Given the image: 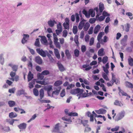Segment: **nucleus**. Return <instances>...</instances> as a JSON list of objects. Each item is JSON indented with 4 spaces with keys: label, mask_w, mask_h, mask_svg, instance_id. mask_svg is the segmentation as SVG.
<instances>
[{
    "label": "nucleus",
    "mask_w": 133,
    "mask_h": 133,
    "mask_svg": "<svg viewBox=\"0 0 133 133\" xmlns=\"http://www.w3.org/2000/svg\"><path fill=\"white\" fill-rule=\"evenodd\" d=\"M78 114L76 112H71L69 114V117H68L67 116H66L62 118V119L65 122L64 123L67 124H69L71 123L72 121L71 118L73 116H77Z\"/></svg>",
    "instance_id": "nucleus-1"
},
{
    "label": "nucleus",
    "mask_w": 133,
    "mask_h": 133,
    "mask_svg": "<svg viewBox=\"0 0 133 133\" xmlns=\"http://www.w3.org/2000/svg\"><path fill=\"white\" fill-rule=\"evenodd\" d=\"M95 11H96L94 10V8L93 9H90L88 12L85 10H84L82 11V13L84 14L85 17L87 18H89L90 17V15L92 17H94L95 15Z\"/></svg>",
    "instance_id": "nucleus-2"
},
{
    "label": "nucleus",
    "mask_w": 133,
    "mask_h": 133,
    "mask_svg": "<svg viewBox=\"0 0 133 133\" xmlns=\"http://www.w3.org/2000/svg\"><path fill=\"white\" fill-rule=\"evenodd\" d=\"M62 126L61 124L58 123L56 124L54 127L52 132L57 133H64V132L61 130Z\"/></svg>",
    "instance_id": "nucleus-3"
},
{
    "label": "nucleus",
    "mask_w": 133,
    "mask_h": 133,
    "mask_svg": "<svg viewBox=\"0 0 133 133\" xmlns=\"http://www.w3.org/2000/svg\"><path fill=\"white\" fill-rule=\"evenodd\" d=\"M94 10H96L97 15L96 16V19L97 21H103L105 18V17L103 16H99L101 15L102 13L99 12L98 11V7H96L94 8Z\"/></svg>",
    "instance_id": "nucleus-4"
},
{
    "label": "nucleus",
    "mask_w": 133,
    "mask_h": 133,
    "mask_svg": "<svg viewBox=\"0 0 133 133\" xmlns=\"http://www.w3.org/2000/svg\"><path fill=\"white\" fill-rule=\"evenodd\" d=\"M125 115V111H122L119 112L117 114L115 119L116 121H118L122 118Z\"/></svg>",
    "instance_id": "nucleus-5"
},
{
    "label": "nucleus",
    "mask_w": 133,
    "mask_h": 133,
    "mask_svg": "<svg viewBox=\"0 0 133 133\" xmlns=\"http://www.w3.org/2000/svg\"><path fill=\"white\" fill-rule=\"evenodd\" d=\"M36 50L38 54L43 57H45L48 53L47 51H44L40 48L37 49Z\"/></svg>",
    "instance_id": "nucleus-6"
},
{
    "label": "nucleus",
    "mask_w": 133,
    "mask_h": 133,
    "mask_svg": "<svg viewBox=\"0 0 133 133\" xmlns=\"http://www.w3.org/2000/svg\"><path fill=\"white\" fill-rule=\"evenodd\" d=\"M61 87H59L57 88H55L54 89V91L52 92V96L54 97L55 95H58L59 92L60 90L61 89Z\"/></svg>",
    "instance_id": "nucleus-7"
},
{
    "label": "nucleus",
    "mask_w": 133,
    "mask_h": 133,
    "mask_svg": "<svg viewBox=\"0 0 133 133\" xmlns=\"http://www.w3.org/2000/svg\"><path fill=\"white\" fill-rule=\"evenodd\" d=\"M83 90L82 89L79 88H77L76 89L72 90L70 91V93L72 94H78L79 95V94L82 93Z\"/></svg>",
    "instance_id": "nucleus-8"
},
{
    "label": "nucleus",
    "mask_w": 133,
    "mask_h": 133,
    "mask_svg": "<svg viewBox=\"0 0 133 133\" xmlns=\"http://www.w3.org/2000/svg\"><path fill=\"white\" fill-rule=\"evenodd\" d=\"M65 20V21L63 24V26L65 29H68L69 28V20L68 18H66Z\"/></svg>",
    "instance_id": "nucleus-9"
},
{
    "label": "nucleus",
    "mask_w": 133,
    "mask_h": 133,
    "mask_svg": "<svg viewBox=\"0 0 133 133\" xmlns=\"http://www.w3.org/2000/svg\"><path fill=\"white\" fill-rule=\"evenodd\" d=\"M52 86L51 85H49L47 86H45L44 89L47 91L48 94V96H51V95L50 94V91H52Z\"/></svg>",
    "instance_id": "nucleus-10"
},
{
    "label": "nucleus",
    "mask_w": 133,
    "mask_h": 133,
    "mask_svg": "<svg viewBox=\"0 0 133 133\" xmlns=\"http://www.w3.org/2000/svg\"><path fill=\"white\" fill-rule=\"evenodd\" d=\"M23 38L22 40V43L23 44L25 43L28 40L29 36L28 34H24L23 35Z\"/></svg>",
    "instance_id": "nucleus-11"
},
{
    "label": "nucleus",
    "mask_w": 133,
    "mask_h": 133,
    "mask_svg": "<svg viewBox=\"0 0 133 133\" xmlns=\"http://www.w3.org/2000/svg\"><path fill=\"white\" fill-rule=\"evenodd\" d=\"M86 21L83 19H81V21L79 23L78 26V28L79 29L81 30L82 29L83 27H84L85 22Z\"/></svg>",
    "instance_id": "nucleus-12"
},
{
    "label": "nucleus",
    "mask_w": 133,
    "mask_h": 133,
    "mask_svg": "<svg viewBox=\"0 0 133 133\" xmlns=\"http://www.w3.org/2000/svg\"><path fill=\"white\" fill-rule=\"evenodd\" d=\"M18 127L21 130H24L26 127V124L25 123H23L20 124L18 126ZM21 131V130H20V131Z\"/></svg>",
    "instance_id": "nucleus-13"
},
{
    "label": "nucleus",
    "mask_w": 133,
    "mask_h": 133,
    "mask_svg": "<svg viewBox=\"0 0 133 133\" xmlns=\"http://www.w3.org/2000/svg\"><path fill=\"white\" fill-rule=\"evenodd\" d=\"M39 37L41 38V43L45 45H47V41L46 37L44 36H40Z\"/></svg>",
    "instance_id": "nucleus-14"
},
{
    "label": "nucleus",
    "mask_w": 133,
    "mask_h": 133,
    "mask_svg": "<svg viewBox=\"0 0 133 133\" xmlns=\"http://www.w3.org/2000/svg\"><path fill=\"white\" fill-rule=\"evenodd\" d=\"M128 38V36L127 35H125L124 38L121 40V43L123 45H125L126 44Z\"/></svg>",
    "instance_id": "nucleus-15"
},
{
    "label": "nucleus",
    "mask_w": 133,
    "mask_h": 133,
    "mask_svg": "<svg viewBox=\"0 0 133 133\" xmlns=\"http://www.w3.org/2000/svg\"><path fill=\"white\" fill-rule=\"evenodd\" d=\"M111 74L112 75L111 81L115 82V83L117 85L119 84V81L117 78H116L115 75L112 73Z\"/></svg>",
    "instance_id": "nucleus-16"
},
{
    "label": "nucleus",
    "mask_w": 133,
    "mask_h": 133,
    "mask_svg": "<svg viewBox=\"0 0 133 133\" xmlns=\"http://www.w3.org/2000/svg\"><path fill=\"white\" fill-rule=\"evenodd\" d=\"M91 68V67L88 64L84 65L82 67V69L84 71H88L90 70Z\"/></svg>",
    "instance_id": "nucleus-17"
},
{
    "label": "nucleus",
    "mask_w": 133,
    "mask_h": 133,
    "mask_svg": "<svg viewBox=\"0 0 133 133\" xmlns=\"http://www.w3.org/2000/svg\"><path fill=\"white\" fill-rule=\"evenodd\" d=\"M95 111L98 114H103L106 112V110L103 109H100Z\"/></svg>",
    "instance_id": "nucleus-18"
},
{
    "label": "nucleus",
    "mask_w": 133,
    "mask_h": 133,
    "mask_svg": "<svg viewBox=\"0 0 133 133\" xmlns=\"http://www.w3.org/2000/svg\"><path fill=\"white\" fill-rule=\"evenodd\" d=\"M103 32H100L97 36V40L99 42L102 43V40L101 39L103 35H104Z\"/></svg>",
    "instance_id": "nucleus-19"
},
{
    "label": "nucleus",
    "mask_w": 133,
    "mask_h": 133,
    "mask_svg": "<svg viewBox=\"0 0 133 133\" xmlns=\"http://www.w3.org/2000/svg\"><path fill=\"white\" fill-rule=\"evenodd\" d=\"M98 54L99 56H102L105 55L104 49L103 48L100 49L98 51Z\"/></svg>",
    "instance_id": "nucleus-20"
},
{
    "label": "nucleus",
    "mask_w": 133,
    "mask_h": 133,
    "mask_svg": "<svg viewBox=\"0 0 133 133\" xmlns=\"http://www.w3.org/2000/svg\"><path fill=\"white\" fill-rule=\"evenodd\" d=\"M36 62L39 64H41L42 63V61L41 57L39 56H37L35 58Z\"/></svg>",
    "instance_id": "nucleus-21"
},
{
    "label": "nucleus",
    "mask_w": 133,
    "mask_h": 133,
    "mask_svg": "<svg viewBox=\"0 0 133 133\" xmlns=\"http://www.w3.org/2000/svg\"><path fill=\"white\" fill-rule=\"evenodd\" d=\"M90 24L88 22H85L84 25L83 27V29L85 31H87L90 27Z\"/></svg>",
    "instance_id": "nucleus-22"
},
{
    "label": "nucleus",
    "mask_w": 133,
    "mask_h": 133,
    "mask_svg": "<svg viewBox=\"0 0 133 133\" xmlns=\"http://www.w3.org/2000/svg\"><path fill=\"white\" fill-rule=\"evenodd\" d=\"M99 10L98 9L99 12L102 13L104 9V6L103 4L101 3H99Z\"/></svg>",
    "instance_id": "nucleus-23"
},
{
    "label": "nucleus",
    "mask_w": 133,
    "mask_h": 133,
    "mask_svg": "<svg viewBox=\"0 0 133 133\" xmlns=\"http://www.w3.org/2000/svg\"><path fill=\"white\" fill-rule=\"evenodd\" d=\"M9 65L12 67L13 71H16L17 70L18 68V66L17 65H13L11 63L9 64Z\"/></svg>",
    "instance_id": "nucleus-24"
},
{
    "label": "nucleus",
    "mask_w": 133,
    "mask_h": 133,
    "mask_svg": "<svg viewBox=\"0 0 133 133\" xmlns=\"http://www.w3.org/2000/svg\"><path fill=\"white\" fill-rule=\"evenodd\" d=\"M33 78V75L32 74L30 71L28 73V81H30Z\"/></svg>",
    "instance_id": "nucleus-25"
},
{
    "label": "nucleus",
    "mask_w": 133,
    "mask_h": 133,
    "mask_svg": "<svg viewBox=\"0 0 133 133\" xmlns=\"http://www.w3.org/2000/svg\"><path fill=\"white\" fill-rule=\"evenodd\" d=\"M54 50V52L56 57L57 58L59 59L60 58V55L58 50L57 49H55Z\"/></svg>",
    "instance_id": "nucleus-26"
},
{
    "label": "nucleus",
    "mask_w": 133,
    "mask_h": 133,
    "mask_svg": "<svg viewBox=\"0 0 133 133\" xmlns=\"http://www.w3.org/2000/svg\"><path fill=\"white\" fill-rule=\"evenodd\" d=\"M100 26L99 25H97L95 28L94 32V34H96L98 32L100 29Z\"/></svg>",
    "instance_id": "nucleus-27"
},
{
    "label": "nucleus",
    "mask_w": 133,
    "mask_h": 133,
    "mask_svg": "<svg viewBox=\"0 0 133 133\" xmlns=\"http://www.w3.org/2000/svg\"><path fill=\"white\" fill-rule=\"evenodd\" d=\"M118 89L119 91V94L120 96L122 95L127 96H128L127 94L126 93L124 92L123 90H121L119 87H118Z\"/></svg>",
    "instance_id": "nucleus-28"
},
{
    "label": "nucleus",
    "mask_w": 133,
    "mask_h": 133,
    "mask_svg": "<svg viewBox=\"0 0 133 133\" xmlns=\"http://www.w3.org/2000/svg\"><path fill=\"white\" fill-rule=\"evenodd\" d=\"M56 23V22L54 20H50L48 21V25L50 27H53L54 26L55 24Z\"/></svg>",
    "instance_id": "nucleus-29"
},
{
    "label": "nucleus",
    "mask_w": 133,
    "mask_h": 133,
    "mask_svg": "<svg viewBox=\"0 0 133 133\" xmlns=\"http://www.w3.org/2000/svg\"><path fill=\"white\" fill-rule=\"evenodd\" d=\"M82 94H79V95H77V96H79L78 99H79L81 97H85L88 96V94H87V93H85Z\"/></svg>",
    "instance_id": "nucleus-30"
},
{
    "label": "nucleus",
    "mask_w": 133,
    "mask_h": 133,
    "mask_svg": "<svg viewBox=\"0 0 133 133\" xmlns=\"http://www.w3.org/2000/svg\"><path fill=\"white\" fill-rule=\"evenodd\" d=\"M108 74H105V72H103L102 74L103 77L106 81H109V79L108 76Z\"/></svg>",
    "instance_id": "nucleus-31"
},
{
    "label": "nucleus",
    "mask_w": 133,
    "mask_h": 133,
    "mask_svg": "<svg viewBox=\"0 0 133 133\" xmlns=\"http://www.w3.org/2000/svg\"><path fill=\"white\" fill-rule=\"evenodd\" d=\"M128 61L129 65L131 66H132L133 65V59L130 56L129 57Z\"/></svg>",
    "instance_id": "nucleus-32"
},
{
    "label": "nucleus",
    "mask_w": 133,
    "mask_h": 133,
    "mask_svg": "<svg viewBox=\"0 0 133 133\" xmlns=\"http://www.w3.org/2000/svg\"><path fill=\"white\" fill-rule=\"evenodd\" d=\"M44 91L42 89H41L39 91V96L40 99H42L44 96Z\"/></svg>",
    "instance_id": "nucleus-33"
},
{
    "label": "nucleus",
    "mask_w": 133,
    "mask_h": 133,
    "mask_svg": "<svg viewBox=\"0 0 133 133\" xmlns=\"http://www.w3.org/2000/svg\"><path fill=\"white\" fill-rule=\"evenodd\" d=\"M126 15L129 17L130 19L131 20L133 19V14L131 12H128L125 13Z\"/></svg>",
    "instance_id": "nucleus-34"
},
{
    "label": "nucleus",
    "mask_w": 133,
    "mask_h": 133,
    "mask_svg": "<svg viewBox=\"0 0 133 133\" xmlns=\"http://www.w3.org/2000/svg\"><path fill=\"white\" fill-rule=\"evenodd\" d=\"M17 115L15 113L11 112L9 114V117L11 118H13L16 117L17 116Z\"/></svg>",
    "instance_id": "nucleus-35"
},
{
    "label": "nucleus",
    "mask_w": 133,
    "mask_h": 133,
    "mask_svg": "<svg viewBox=\"0 0 133 133\" xmlns=\"http://www.w3.org/2000/svg\"><path fill=\"white\" fill-rule=\"evenodd\" d=\"M78 120L80 121V123L83 124L84 126H87V124L88 123V121L87 120H82L80 119H79Z\"/></svg>",
    "instance_id": "nucleus-36"
},
{
    "label": "nucleus",
    "mask_w": 133,
    "mask_h": 133,
    "mask_svg": "<svg viewBox=\"0 0 133 133\" xmlns=\"http://www.w3.org/2000/svg\"><path fill=\"white\" fill-rule=\"evenodd\" d=\"M114 104L116 105H118L119 106H122L123 105L122 103L120 102L118 100H116L114 102Z\"/></svg>",
    "instance_id": "nucleus-37"
},
{
    "label": "nucleus",
    "mask_w": 133,
    "mask_h": 133,
    "mask_svg": "<svg viewBox=\"0 0 133 133\" xmlns=\"http://www.w3.org/2000/svg\"><path fill=\"white\" fill-rule=\"evenodd\" d=\"M58 66L59 69L61 71H63L65 70V68L62 64H58Z\"/></svg>",
    "instance_id": "nucleus-38"
},
{
    "label": "nucleus",
    "mask_w": 133,
    "mask_h": 133,
    "mask_svg": "<svg viewBox=\"0 0 133 133\" xmlns=\"http://www.w3.org/2000/svg\"><path fill=\"white\" fill-rule=\"evenodd\" d=\"M62 81L59 80L56 81L54 83V85L55 86H58L62 84Z\"/></svg>",
    "instance_id": "nucleus-39"
},
{
    "label": "nucleus",
    "mask_w": 133,
    "mask_h": 133,
    "mask_svg": "<svg viewBox=\"0 0 133 133\" xmlns=\"http://www.w3.org/2000/svg\"><path fill=\"white\" fill-rule=\"evenodd\" d=\"M3 55L2 54L0 55V62L2 65L3 64L4 62V59L3 58Z\"/></svg>",
    "instance_id": "nucleus-40"
},
{
    "label": "nucleus",
    "mask_w": 133,
    "mask_h": 133,
    "mask_svg": "<svg viewBox=\"0 0 133 133\" xmlns=\"http://www.w3.org/2000/svg\"><path fill=\"white\" fill-rule=\"evenodd\" d=\"M125 85L129 88H132L133 87L132 84L131 83L128 82H125Z\"/></svg>",
    "instance_id": "nucleus-41"
},
{
    "label": "nucleus",
    "mask_w": 133,
    "mask_h": 133,
    "mask_svg": "<svg viewBox=\"0 0 133 133\" xmlns=\"http://www.w3.org/2000/svg\"><path fill=\"white\" fill-rule=\"evenodd\" d=\"M17 94L18 95L25 94V90L23 89H22L18 91L17 92Z\"/></svg>",
    "instance_id": "nucleus-42"
},
{
    "label": "nucleus",
    "mask_w": 133,
    "mask_h": 133,
    "mask_svg": "<svg viewBox=\"0 0 133 133\" xmlns=\"http://www.w3.org/2000/svg\"><path fill=\"white\" fill-rule=\"evenodd\" d=\"M35 80H33L31 82H30L29 83V87L30 88H31L33 87V85L35 83Z\"/></svg>",
    "instance_id": "nucleus-43"
},
{
    "label": "nucleus",
    "mask_w": 133,
    "mask_h": 133,
    "mask_svg": "<svg viewBox=\"0 0 133 133\" xmlns=\"http://www.w3.org/2000/svg\"><path fill=\"white\" fill-rule=\"evenodd\" d=\"M108 61V57L107 56L104 57L102 59V62L104 64H105Z\"/></svg>",
    "instance_id": "nucleus-44"
},
{
    "label": "nucleus",
    "mask_w": 133,
    "mask_h": 133,
    "mask_svg": "<svg viewBox=\"0 0 133 133\" xmlns=\"http://www.w3.org/2000/svg\"><path fill=\"white\" fill-rule=\"evenodd\" d=\"M36 82L38 84H40L42 85H45L47 84L46 82H45L44 81H36Z\"/></svg>",
    "instance_id": "nucleus-45"
},
{
    "label": "nucleus",
    "mask_w": 133,
    "mask_h": 133,
    "mask_svg": "<svg viewBox=\"0 0 133 133\" xmlns=\"http://www.w3.org/2000/svg\"><path fill=\"white\" fill-rule=\"evenodd\" d=\"M72 30L73 33L75 34H76L78 31V28L77 26H74Z\"/></svg>",
    "instance_id": "nucleus-46"
},
{
    "label": "nucleus",
    "mask_w": 133,
    "mask_h": 133,
    "mask_svg": "<svg viewBox=\"0 0 133 133\" xmlns=\"http://www.w3.org/2000/svg\"><path fill=\"white\" fill-rule=\"evenodd\" d=\"M53 36L54 43L58 42V39L57 38V35L55 34H53Z\"/></svg>",
    "instance_id": "nucleus-47"
},
{
    "label": "nucleus",
    "mask_w": 133,
    "mask_h": 133,
    "mask_svg": "<svg viewBox=\"0 0 133 133\" xmlns=\"http://www.w3.org/2000/svg\"><path fill=\"white\" fill-rule=\"evenodd\" d=\"M65 54L67 57L69 58H70L71 55L68 50H66L65 51Z\"/></svg>",
    "instance_id": "nucleus-48"
},
{
    "label": "nucleus",
    "mask_w": 133,
    "mask_h": 133,
    "mask_svg": "<svg viewBox=\"0 0 133 133\" xmlns=\"http://www.w3.org/2000/svg\"><path fill=\"white\" fill-rule=\"evenodd\" d=\"M8 104L10 107H12L15 105V102L13 101H9L8 102Z\"/></svg>",
    "instance_id": "nucleus-49"
},
{
    "label": "nucleus",
    "mask_w": 133,
    "mask_h": 133,
    "mask_svg": "<svg viewBox=\"0 0 133 133\" xmlns=\"http://www.w3.org/2000/svg\"><path fill=\"white\" fill-rule=\"evenodd\" d=\"M76 17V23H78L79 21V14L77 13H76L75 14Z\"/></svg>",
    "instance_id": "nucleus-50"
},
{
    "label": "nucleus",
    "mask_w": 133,
    "mask_h": 133,
    "mask_svg": "<svg viewBox=\"0 0 133 133\" xmlns=\"http://www.w3.org/2000/svg\"><path fill=\"white\" fill-rule=\"evenodd\" d=\"M119 126H116L115 127L112 128L111 129V130L113 132L117 131L119 130Z\"/></svg>",
    "instance_id": "nucleus-51"
},
{
    "label": "nucleus",
    "mask_w": 133,
    "mask_h": 133,
    "mask_svg": "<svg viewBox=\"0 0 133 133\" xmlns=\"http://www.w3.org/2000/svg\"><path fill=\"white\" fill-rule=\"evenodd\" d=\"M79 51L78 49H75L74 51V54L75 56L78 57L79 55Z\"/></svg>",
    "instance_id": "nucleus-52"
},
{
    "label": "nucleus",
    "mask_w": 133,
    "mask_h": 133,
    "mask_svg": "<svg viewBox=\"0 0 133 133\" xmlns=\"http://www.w3.org/2000/svg\"><path fill=\"white\" fill-rule=\"evenodd\" d=\"M35 45L36 46L39 47V42L38 38H37L36 39V40L35 43Z\"/></svg>",
    "instance_id": "nucleus-53"
},
{
    "label": "nucleus",
    "mask_w": 133,
    "mask_h": 133,
    "mask_svg": "<svg viewBox=\"0 0 133 133\" xmlns=\"http://www.w3.org/2000/svg\"><path fill=\"white\" fill-rule=\"evenodd\" d=\"M10 79L13 81H17L19 80V77L18 76H16L14 78L12 77Z\"/></svg>",
    "instance_id": "nucleus-54"
},
{
    "label": "nucleus",
    "mask_w": 133,
    "mask_h": 133,
    "mask_svg": "<svg viewBox=\"0 0 133 133\" xmlns=\"http://www.w3.org/2000/svg\"><path fill=\"white\" fill-rule=\"evenodd\" d=\"M57 30H61L62 31V28L61 26V24L59 23L57 25Z\"/></svg>",
    "instance_id": "nucleus-55"
},
{
    "label": "nucleus",
    "mask_w": 133,
    "mask_h": 133,
    "mask_svg": "<svg viewBox=\"0 0 133 133\" xmlns=\"http://www.w3.org/2000/svg\"><path fill=\"white\" fill-rule=\"evenodd\" d=\"M33 92L34 95L36 96L38 95L39 92L38 90L36 89H34L33 90Z\"/></svg>",
    "instance_id": "nucleus-56"
},
{
    "label": "nucleus",
    "mask_w": 133,
    "mask_h": 133,
    "mask_svg": "<svg viewBox=\"0 0 133 133\" xmlns=\"http://www.w3.org/2000/svg\"><path fill=\"white\" fill-rule=\"evenodd\" d=\"M94 42V39L93 37H92L90 38L89 42V45L90 46L92 45Z\"/></svg>",
    "instance_id": "nucleus-57"
},
{
    "label": "nucleus",
    "mask_w": 133,
    "mask_h": 133,
    "mask_svg": "<svg viewBox=\"0 0 133 133\" xmlns=\"http://www.w3.org/2000/svg\"><path fill=\"white\" fill-rule=\"evenodd\" d=\"M130 26V24H129L128 23L127 24L126 26H125V31L126 32H128L129 31Z\"/></svg>",
    "instance_id": "nucleus-58"
},
{
    "label": "nucleus",
    "mask_w": 133,
    "mask_h": 133,
    "mask_svg": "<svg viewBox=\"0 0 133 133\" xmlns=\"http://www.w3.org/2000/svg\"><path fill=\"white\" fill-rule=\"evenodd\" d=\"M90 38V36L89 35H86L85 37V41L87 42L88 43L89 42V39Z\"/></svg>",
    "instance_id": "nucleus-59"
},
{
    "label": "nucleus",
    "mask_w": 133,
    "mask_h": 133,
    "mask_svg": "<svg viewBox=\"0 0 133 133\" xmlns=\"http://www.w3.org/2000/svg\"><path fill=\"white\" fill-rule=\"evenodd\" d=\"M43 75L39 74L37 75V78L38 79L40 80H42L44 78V76Z\"/></svg>",
    "instance_id": "nucleus-60"
},
{
    "label": "nucleus",
    "mask_w": 133,
    "mask_h": 133,
    "mask_svg": "<svg viewBox=\"0 0 133 133\" xmlns=\"http://www.w3.org/2000/svg\"><path fill=\"white\" fill-rule=\"evenodd\" d=\"M81 51L83 52H85L86 50V46L84 45H82L81 47Z\"/></svg>",
    "instance_id": "nucleus-61"
},
{
    "label": "nucleus",
    "mask_w": 133,
    "mask_h": 133,
    "mask_svg": "<svg viewBox=\"0 0 133 133\" xmlns=\"http://www.w3.org/2000/svg\"><path fill=\"white\" fill-rule=\"evenodd\" d=\"M65 95V90L63 89L60 94V96L62 97H63Z\"/></svg>",
    "instance_id": "nucleus-62"
},
{
    "label": "nucleus",
    "mask_w": 133,
    "mask_h": 133,
    "mask_svg": "<svg viewBox=\"0 0 133 133\" xmlns=\"http://www.w3.org/2000/svg\"><path fill=\"white\" fill-rule=\"evenodd\" d=\"M103 70L104 72H105V74H109V72L108 70V68H105L104 66H103L102 67Z\"/></svg>",
    "instance_id": "nucleus-63"
},
{
    "label": "nucleus",
    "mask_w": 133,
    "mask_h": 133,
    "mask_svg": "<svg viewBox=\"0 0 133 133\" xmlns=\"http://www.w3.org/2000/svg\"><path fill=\"white\" fill-rule=\"evenodd\" d=\"M49 72L48 70H44L42 72V74L43 75H47L49 74Z\"/></svg>",
    "instance_id": "nucleus-64"
}]
</instances>
